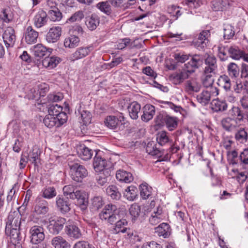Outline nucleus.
<instances>
[{"label":"nucleus","mask_w":248,"mask_h":248,"mask_svg":"<svg viewBox=\"0 0 248 248\" xmlns=\"http://www.w3.org/2000/svg\"><path fill=\"white\" fill-rule=\"evenodd\" d=\"M120 210L112 203L106 205L99 214V218L108 225H113L120 219Z\"/></svg>","instance_id":"obj_1"},{"label":"nucleus","mask_w":248,"mask_h":248,"mask_svg":"<svg viewBox=\"0 0 248 248\" xmlns=\"http://www.w3.org/2000/svg\"><path fill=\"white\" fill-rule=\"evenodd\" d=\"M155 122L157 125H165L169 131H172L178 126V119L170 116L165 112H161L156 116Z\"/></svg>","instance_id":"obj_2"},{"label":"nucleus","mask_w":248,"mask_h":248,"mask_svg":"<svg viewBox=\"0 0 248 248\" xmlns=\"http://www.w3.org/2000/svg\"><path fill=\"white\" fill-rule=\"evenodd\" d=\"M48 202L42 198L37 197L33 203V215L40 217L45 216L49 212Z\"/></svg>","instance_id":"obj_3"},{"label":"nucleus","mask_w":248,"mask_h":248,"mask_svg":"<svg viewBox=\"0 0 248 248\" xmlns=\"http://www.w3.org/2000/svg\"><path fill=\"white\" fill-rule=\"evenodd\" d=\"M70 173L72 180L77 182H81L88 175L85 168L78 163L74 164L70 167Z\"/></svg>","instance_id":"obj_4"},{"label":"nucleus","mask_w":248,"mask_h":248,"mask_svg":"<svg viewBox=\"0 0 248 248\" xmlns=\"http://www.w3.org/2000/svg\"><path fill=\"white\" fill-rule=\"evenodd\" d=\"M192 73L184 65L181 70L171 74L170 76V79L174 84L179 85L187 79Z\"/></svg>","instance_id":"obj_5"},{"label":"nucleus","mask_w":248,"mask_h":248,"mask_svg":"<svg viewBox=\"0 0 248 248\" xmlns=\"http://www.w3.org/2000/svg\"><path fill=\"white\" fill-rule=\"evenodd\" d=\"M31 234V242L32 244L37 245L42 242L45 239L44 229L43 227L35 225L30 230Z\"/></svg>","instance_id":"obj_6"},{"label":"nucleus","mask_w":248,"mask_h":248,"mask_svg":"<svg viewBox=\"0 0 248 248\" xmlns=\"http://www.w3.org/2000/svg\"><path fill=\"white\" fill-rule=\"evenodd\" d=\"M59 117H59H55L53 115H46L44 119L43 122L46 127L50 128L54 126L60 127L66 122L65 114H61Z\"/></svg>","instance_id":"obj_7"},{"label":"nucleus","mask_w":248,"mask_h":248,"mask_svg":"<svg viewBox=\"0 0 248 248\" xmlns=\"http://www.w3.org/2000/svg\"><path fill=\"white\" fill-rule=\"evenodd\" d=\"M66 221L65 218L57 217L49 221L47 229L50 233L58 234L62 230Z\"/></svg>","instance_id":"obj_8"},{"label":"nucleus","mask_w":248,"mask_h":248,"mask_svg":"<svg viewBox=\"0 0 248 248\" xmlns=\"http://www.w3.org/2000/svg\"><path fill=\"white\" fill-rule=\"evenodd\" d=\"M218 92L219 90L216 87H211L206 89L203 90L200 94L197 96V100L200 103L205 106L209 103L211 96L217 95Z\"/></svg>","instance_id":"obj_9"},{"label":"nucleus","mask_w":248,"mask_h":248,"mask_svg":"<svg viewBox=\"0 0 248 248\" xmlns=\"http://www.w3.org/2000/svg\"><path fill=\"white\" fill-rule=\"evenodd\" d=\"M2 38L7 48L13 47L16 40L14 28L11 27L6 28L2 34Z\"/></svg>","instance_id":"obj_10"},{"label":"nucleus","mask_w":248,"mask_h":248,"mask_svg":"<svg viewBox=\"0 0 248 248\" xmlns=\"http://www.w3.org/2000/svg\"><path fill=\"white\" fill-rule=\"evenodd\" d=\"M56 203L58 210L62 214L67 213L71 210V203L67 198L59 195L56 198Z\"/></svg>","instance_id":"obj_11"},{"label":"nucleus","mask_w":248,"mask_h":248,"mask_svg":"<svg viewBox=\"0 0 248 248\" xmlns=\"http://www.w3.org/2000/svg\"><path fill=\"white\" fill-rule=\"evenodd\" d=\"M72 200H77V204L83 211L87 209L88 199L86 193L80 190H76Z\"/></svg>","instance_id":"obj_12"},{"label":"nucleus","mask_w":248,"mask_h":248,"mask_svg":"<svg viewBox=\"0 0 248 248\" xmlns=\"http://www.w3.org/2000/svg\"><path fill=\"white\" fill-rule=\"evenodd\" d=\"M205 64L204 74L216 75L217 69V60L215 56L208 55L205 59Z\"/></svg>","instance_id":"obj_13"},{"label":"nucleus","mask_w":248,"mask_h":248,"mask_svg":"<svg viewBox=\"0 0 248 248\" xmlns=\"http://www.w3.org/2000/svg\"><path fill=\"white\" fill-rule=\"evenodd\" d=\"M93 50L92 46L79 47L70 55L69 60L72 62L83 59L88 56Z\"/></svg>","instance_id":"obj_14"},{"label":"nucleus","mask_w":248,"mask_h":248,"mask_svg":"<svg viewBox=\"0 0 248 248\" xmlns=\"http://www.w3.org/2000/svg\"><path fill=\"white\" fill-rule=\"evenodd\" d=\"M22 218L21 215L17 212H10L6 222L5 228H12L14 226H21Z\"/></svg>","instance_id":"obj_15"},{"label":"nucleus","mask_w":248,"mask_h":248,"mask_svg":"<svg viewBox=\"0 0 248 248\" xmlns=\"http://www.w3.org/2000/svg\"><path fill=\"white\" fill-rule=\"evenodd\" d=\"M203 63V58L202 56L195 54L192 56L190 61L184 65L187 67L191 72H195L196 69L199 68Z\"/></svg>","instance_id":"obj_16"},{"label":"nucleus","mask_w":248,"mask_h":248,"mask_svg":"<svg viewBox=\"0 0 248 248\" xmlns=\"http://www.w3.org/2000/svg\"><path fill=\"white\" fill-rule=\"evenodd\" d=\"M62 34V28L60 26L51 28L47 33L46 39L47 42L54 43L57 42Z\"/></svg>","instance_id":"obj_17"},{"label":"nucleus","mask_w":248,"mask_h":248,"mask_svg":"<svg viewBox=\"0 0 248 248\" xmlns=\"http://www.w3.org/2000/svg\"><path fill=\"white\" fill-rule=\"evenodd\" d=\"M210 36L208 30L203 31L199 34L197 39L194 41L195 46L199 50L204 48L208 42V38Z\"/></svg>","instance_id":"obj_18"},{"label":"nucleus","mask_w":248,"mask_h":248,"mask_svg":"<svg viewBox=\"0 0 248 248\" xmlns=\"http://www.w3.org/2000/svg\"><path fill=\"white\" fill-rule=\"evenodd\" d=\"M31 50L35 57L41 58L49 56L52 49L47 48L41 44H38L33 46Z\"/></svg>","instance_id":"obj_19"},{"label":"nucleus","mask_w":248,"mask_h":248,"mask_svg":"<svg viewBox=\"0 0 248 248\" xmlns=\"http://www.w3.org/2000/svg\"><path fill=\"white\" fill-rule=\"evenodd\" d=\"M35 27L40 28L45 26L47 21V14L43 10H40L33 19Z\"/></svg>","instance_id":"obj_20"},{"label":"nucleus","mask_w":248,"mask_h":248,"mask_svg":"<svg viewBox=\"0 0 248 248\" xmlns=\"http://www.w3.org/2000/svg\"><path fill=\"white\" fill-rule=\"evenodd\" d=\"M39 33L33 28L30 26H28L25 32V40L28 44H32L36 43L37 41Z\"/></svg>","instance_id":"obj_21"},{"label":"nucleus","mask_w":248,"mask_h":248,"mask_svg":"<svg viewBox=\"0 0 248 248\" xmlns=\"http://www.w3.org/2000/svg\"><path fill=\"white\" fill-rule=\"evenodd\" d=\"M233 2L230 0H214L212 2V8L215 11H223L232 6Z\"/></svg>","instance_id":"obj_22"},{"label":"nucleus","mask_w":248,"mask_h":248,"mask_svg":"<svg viewBox=\"0 0 248 248\" xmlns=\"http://www.w3.org/2000/svg\"><path fill=\"white\" fill-rule=\"evenodd\" d=\"M66 233L71 238L78 239L81 236L80 229L75 223H69L65 226Z\"/></svg>","instance_id":"obj_23"},{"label":"nucleus","mask_w":248,"mask_h":248,"mask_svg":"<svg viewBox=\"0 0 248 248\" xmlns=\"http://www.w3.org/2000/svg\"><path fill=\"white\" fill-rule=\"evenodd\" d=\"M239 123L233 118H231L230 117L224 118L221 121L222 127L226 131L229 132L234 130L238 126Z\"/></svg>","instance_id":"obj_24"},{"label":"nucleus","mask_w":248,"mask_h":248,"mask_svg":"<svg viewBox=\"0 0 248 248\" xmlns=\"http://www.w3.org/2000/svg\"><path fill=\"white\" fill-rule=\"evenodd\" d=\"M61 59L58 57L52 56H47L42 61V65L44 67L48 69H52L56 67V66L61 61Z\"/></svg>","instance_id":"obj_25"},{"label":"nucleus","mask_w":248,"mask_h":248,"mask_svg":"<svg viewBox=\"0 0 248 248\" xmlns=\"http://www.w3.org/2000/svg\"><path fill=\"white\" fill-rule=\"evenodd\" d=\"M20 229L5 228V233L9 236L12 243H19L22 237L20 232Z\"/></svg>","instance_id":"obj_26"},{"label":"nucleus","mask_w":248,"mask_h":248,"mask_svg":"<svg viewBox=\"0 0 248 248\" xmlns=\"http://www.w3.org/2000/svg\"><path fill=\"white\" fill-rule=\"evenodd\" d=\"M143 112L141 116V120L147 122L151 120L155 114V107L151 104H146L143 108Z\"/></svg>","instance_id":"obj_27"},{"label":"nucleus","mask_w":248,"mask_h":248,"mask_svg":"<svg viewBox=\"0 0 248 248\" xmlns=\"http://www.w3.org/2000/svg\"><path fill=\"white\" fill-rule=\"evenodd\" d=\"M99 23V17L96 14H92L91 16L86 17L85 18V24L90 31L95 30Z\"/></svg>","instance_id":"obj_28"},{"label":"nucleus","mask_w":248,"mask_h":248,"mask_svg":"<svg viewBox=\"0 0 248 248\" xmlns=\"http://www.w3.org/2000/svg\"><path fill=\"white\" fill-rule=\"evenodd\" d=\"M107 160L99 155H96L93 159V165L95 170L97 172L103 171L106 170L105 168L107 166Z\"/></svg>","instance_id":"obj_29"},{"label":"nucleus","mask_w":248,"mask_h":248,"mask_svg":"<svg viewBox=\"0 0 248 248\" xmlns=\"http://www.w3.org/2000/svg\"><path fill=\"white\" fill-rule=\"evenodd\" d=\"M114 224L115 225L113 229L115 232L116 233L127 232L128 235L129 234L127 231H130V229L126 227L128 224V222L126 219H121L120 217V219L117 220Z\"/></svg>","instance_id":"obj_30"},{"label":"nucleus","mask_w":248,"mask_h":248,"mask_svg":"<svg viewBox=\"0 0 248 248\" xmlns=\"http://www.w3.org/2000/svg\"><path fill=\"white\" fill-rule=\"evenodd\" d=\"M116 178L118 181L126 183H130L133 180L132 174L124 170H119L116 171Z\"/></svg>","instance_id":"obj_31"},{"label":"nucleus","mask_w":248,"mask_h":248,"mask_svg":"<svg viewBox=\"0 0 248 248\" xmlns=\"http://www.w3.org/2000/svg\"><path fill=\"white\" fill-rule=\"evenodd\" d=\"M62 108L58 104H50L48 105V114L53 115L55 117H59L61 114H64L66 117V122L67 120V115L66 113L62 112Z\"/></svg>","instance_id":"obj_32"},{"label":"nucleus","mask_w":248,"mask_h":248,"mask_svg":"<svg viewBox=\"0 0 248 248\" xmlns=\"http://www.w3.org/2000/svg\"><path fill=\"white\" fill-rule=\"evenodd\" d=\"M227 108L228 105L225 101L214 99L211 103V108L214 112H223L226 110Z\"/></svg>","instance_id":"obj_33"},{"label":"nucleus","mask_w":248,"mask_h":248,"mask_svg":"<svg viewBox=\"0 0 248 248\" xmlns=\"http://www.w3.org/2000/svg\"><path fill=\"white\" fill-rule=\"evenodd\" d=\"M217 84L226 92L231 91V81L230 78L226 75H221L219 77Z\"/></svg>","instance_id":"obj_34"},{"label":"nucleus","mask_w":248,"mask_h":248,"mask_svg":"<svg viewBox=\"0 0 248 248\" xmlns=\"http://www.w3.org/2000/svg\"><path fill=\"white\" fill-rule=\"evenodd\" d=\"M51 243L55 248H70L71 246L69 243L61 236L53 238Z\"/></svg>","instance_id":"obj_35"},{"label":"nucleus","mask_w":248,"mask_h":248,"mask_svg":"<svg viewBox=\"0 0 248 248\" xmlns=\"http://www.w3.org/2000/svg\"><path fill=\"white\" fill-rule=\"evenodd\" d=\"M170 227L166 223H162L155 228V232L157 233L159 236H163L164 238H168L170 235Z\"/></svg>","instance_id":"obj_36"},{"label":"nucleus","mask_w":248,"mask_h":248,"mask_svg":"<svg viewBox=\"0 0 248 248\" xmlns=\"http://www.w3.org/2000/svg\"><path fill=\"white\" fill-rule=\"evenodd\" d=\"M140 108V105L137 102H133L128 106L127 108L129 116L132 119L136 120L138 119Z\"/></svg>","instance_id":"obj_37"},{"label":"nucleus","mask_w":248,"mask_h":248,"mask_svg":"<svg viewBox=\"0 0 248 248\" xmlns=\"http://www.w3.org/2000/svg\"><path fill=\"white\" fill-rule=\"evenodd\" d=\"M78 153L79 156L83 160L91 159L93 155V151L84 145L80 146Z\"/></svg>","instance_id":"obj_38"},{"label":"nucleus","mask_w":248,"mask_h":248,"mask_svg":"<svg viewBox=\"0 0 248 248\" xmlns=\"http://www.w3.org/2000/svg\"><path fill=\"white\" fill-rule=\"evenodd\" d=\"M228 117L240 123L243 121L244 115L240 108L238 107H232L228 111Z\"/></svg>","instance_id":"obj_39"},{"label":"nucleus","mask_w":248,"mask_h":248,"mask_svg":"<svg viewBox=\"0 0 248 248\" xmlns=\"http://www.w3.org/2000/svg\"><path fill=\"white\" fill-rule=\"evenodd\" d=\"M230 46L226 44H220L217 46L218 56L221 61H225L228 58L227 53H229Z\"/></svg>","instance_id":"obj_40"},{"label":"nucleus","mask_w":248,"mask_h":248,"mask_svg":"<svg viewBox=\"0 0 248 248\" xmlns=\"http://www.w3.org/2000/svg\"><path fill=\"white\" fill-rule=\"evenodd\" d=\"M80 39L78 37L75 35H70L65 38L64 41V46L65 47L73 48L78 46Z\"/></svg>","instance_id":"obj_41"},{"label":"nucleus","mask_w":248,"mask_h":248,"mask_svg":"<svg viewBox=\"0 0 248 248\" xmlns=\"http://www.w3.org/2000/svg\"><path fill=\"white\" fill-rule=\"evenodd\" d=\"M227 72L232 78H236L240 75V68L234 62H230L227 65Z\"/></svg>","instance_id":"obj_42"},{"label":"nucleus","mask_w":248,"mask_h":248,"mask_svg":"<svg viewBox=\"0 0 248 248\" xmlns=\"http://www.w3.org/2000/svg\"><path fill=\"white\" fill-rule=\"evenodd\" d=\"M141 197L144 200L148 199L152 194V187L147 183H143L140 186Z\"/></svg>","instance_id":"obj_43"},{"label":"nucleus","mask_w":248,"mask_h":248,"mask_svg":"<svg viewBox=\"0 0 248 248\" xmlns=\"http://www.w3.org/2000/svg\"><path fill=\"white\" fill-rule=\"evenodd\" d=\"M110 175V170H106L96 177V180L98 185L101 186H106L108 184V180Z\"/></svg>","instance_id":"obj_44"},{"label":"nucleus","mask_w":248,"mask_h":248,"mask_svg":"<svg viewBox=\"0 0 248 248\" xmlns=\"http://www.w3.org/2000/svg\"><path fill=\"white\" fill-rule=\"evenodd\" d=\"M106 192L113 200H119L121 197V192L115 185L108 186L106 189Z\"/></svg>","instance_id":"obj_45"},{"label":"nucleus","mask_w":248,"mask_h":248,"mask_svg":"<svg viewBox=\"0 0 248 248\" xmlns=\"http://www.w3.org/2000/svg\"><path fill=\"white\" fill-rule=\"evenodd\" d=\"M121 120H119L118 118L112 115L107 116L104 121L106 126L112 129H115Z\"/></svg>","instance_id":"obj_46"},{"label":"nucleus","mask_w":248,"mask_h":248,"mask_svg":"<svg viewBox=\"0 0 248 248\" xmlns=\"http://www.w3.org/2000/svg\"><path fill=\"white\" fill-rule=\"evenodd\" d=\"M129 214L133 222L137 220L141 213L140 206L138 203L132 204L129 209Z\"/></svg>","instance_id":"obj_47"},{"label":"nucleus","mask_w":248,"mask_h":248,"mask_svg":"<svg viewBox=\"0 0 248 248\" xmlns=\"http://www.w3.org/2000/svg\"><path fill=\"white\" fill-rule=\"evenodd\" d=\"M124 196L129 201H134L137 196V189L134 186H128L124 193Z\"/></svg>","instance_id":"obj_48"},{"label":"nucleus","mask_w":248,"mask_h":248,"mask_svg":"<svg viewBox=\"0 0 248 248\" xmlns=\"http://www.w3.org/2000/svg\"><path fill=\"white\" fill-rule=\"evenodd\" d=\"M185 89L188 92H198L200 91V87L194 79H191L186 82Z\"/></svg>","instance_id":"obj_49"},{"label":"nucleus","mask_w":248,"mask_h":248,"mask_svg":"<svg viewBox=\"0 0 248 248\" xmlns=\"http://www.w3.org/2000/svg\"><path fill=\"white\" fill-rule=\"evenodd\" d=\"M146 152L152 155L161 156L160 150L156 148L155 143L153 141L149 142L146 146Z\"/></svg>","instance_id":"obj_50"},{"label":"nucleus","mask_w":248,"mask_h":248,"mask_svg":"<svg viewBox=\"0 0 248 248\" xmlns=\"http://www.w3.org/2000/svg\"><path fill=\"white\" fill-rule=\"evenodd\" d=\"M40 152L38 149H33L28 156L29 161L33 164L35 167L38 166L40 162Z\"/></svg>","instance_id":"obj_51"},{"label":"nucleus","mask_w":248,"mask_h":248,"mask_svg":"<svg viewBox=\"0 0 248 248\" xmlns=\"http://www.w3.org/2000/svg\"><path fill=\"white\" fill-rule=\"evenodd\" d=\"M47 16L51 21H59L62 18V14L58 8H54L48 11Z\"/></svg>","instance_id":"obj_52"},{"label":"nucleus","mask_w":248,"mask_h":248,"mask_svg":"<svg viewBox=\"0 0 248 248\" xmlns=\"http://www.w3.org/2000/svg\"><path fill=\"white\" fill-rule=\"evenodd\" d=\"M235 138L239 142L244 143L248 141V134L244 128H241L235 133Z\"/></svg>","instance_id":"obj_53"},{"label":"nucleus","mask_w":248,"mask_h":248,"mask_svg":"<svg viewBox=\"0 0 248 248\" xmlns=\"http://www.w3.org/2000/svg\"><path fill=\"white\" fill-rule=\"evenodd\" d=\"M243 51L238 46H230L229 56L234 60H239L242 58Z\"/></svg>","instance_id":"obj_54"},{"label":"nucleus","mask_w":248,"mask_h":248,"mask_svg":"<svg viewBox=\"0 0 248 248\" xmlns=\"http://www.w3.org/2000/svg\"><path fill=\"white\" fill-rule=\"evenodd\" d=\"M156 140L162 146L170 141L168 133L165 131H162L157 134Z\"/></svg>","instance_id":"obj_55"},{"label":"nucleus","mask_w":248,"mask_h":248,"mask_svg":"<svg viewBox=\"0 0 248 248\" xmlns=\"http://www.w3.org/2000/svg\"><path fill=\"white\" fill-rule=\"evenodd\" d=\"M214 74H204V77L202 78V84L206 89L214 87L212 85L214 82L213 76Z\"/></svg>","instance_id":"obj_56"},{"label":"nucleus","mask_w":248,"mask_h":248,"mask_svg":"<svg viewBox=\"0 0 248 248\" xmlns=\"http://www.w3.org/2000/svg\"><path fill=\"white\" fill-rule=\"evenodd\" d=\"M96 7L108 16L110 15L112 13L111 6L108 1L100 2L97 4Z\"/></svg>","instance_id":"obj_57"},{"label":"nucleus","mask_w":248,"mask_h":248,"mask_svg":"<svg viewBox=\"0 0 248 248\" xmlns=\"http://www.w3.org/2000/svg\"><path fill=\"white\" fill-rule=\"evenodd\" d=\"M182 3L190 9H197L202 4V0H182Z\"/></svg>","instance_id":"obj_58"},{"label":"nucleus","mask_w":248,"mask_h":248,"mask_svg":"<svg viewBox=\"0 0 248 248\" xmlns=\"http://www.w3.org/2000/svg\"><path fill=\"white\" fill-rule=\"evenodd\" d=\"M42 196L46 199H52L56 196L57 193L54 187H48L45 188L43 191Z\"/></svg>","instance_id":"obj_59"},{"label":"nucleus","mask_w":248,"mask_h":248,"mask_svg":"<svg viewBox=\"0 0 248 248\" xmlns=\"http://www.w3.org/2000/svg\"><path fill=\"white\" fill-rule=\"evenodd\" d=\"M63 192L64 196H66V198L71 199L73 198V195L75 193L76 188L71 185L65 186L63 187Z\"/></svg>","instance_id":"obj_60"},{"label":"nucleus","mask_w":248,"mask_h":248,"mask_svg":"<svg viewBox=\"0 0 248 248\" xmlns=\"http://www.w3.org/2000/svg\"><path fill=\"white\" fill-rule=\"evenodd\" d=\"M104 203L102 197L101 196H95L92 199V208L94 210H97L101 208Z\"/></svg>","instance_id":"obj_61"},{"label":"nucleus","mask_w":248,"mask_h":248,"mask_svg":"<svg viewBox=\"0 0 248 248\" xmlns=\"http://www.w3.org/2000/svg\"><path fill=\"white\" fill-rule=\"evenodd\" d=\"M92 116L91 113L87 110H83L81 112V119L83 124L87 125L91 124Z\"/></svg>","instance_id":"obj_62"},{"label":"nucleus","mask_w":248,"mask_h":248,"mask_svg":"<svg viewBox=\"0 0 248 248\" xmlns=\"http://www.w3.org/2000/svg\"><path fill=\"white\" fill-rule=\"evenodd\" d=\"M228 155L232 164H240V158H239V155H238V154L236 150L228 152Z\"/></svg>","instance_id":"obj_63"},{"label":"nucleus","mask_w":248,"mask_h":248,"mask_svg":"<svg viewBox=\"0 0 248 248\" xmlns=\"http://www.w3.org/2000/svg\"><path fill=\"white\" fill-rule=\"evenodd\" d=\"M240 158V165L248 164V148L244 149L239 155Z\"/></svg>","instance_id":"obj_64"}]
</instances>
